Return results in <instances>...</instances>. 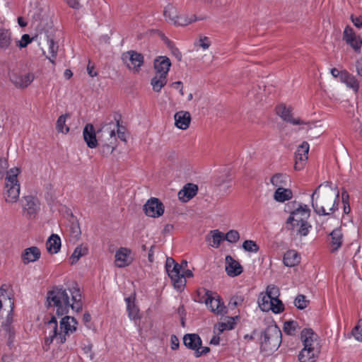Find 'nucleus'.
<instances>
[{"mask_svg":"<svg viewBox=\"0 0 362 362\" xmlns=\"http://www.w3.org/2000/svg\"><path fill=\"white\" fill-rule=\"evenodd\" d=\"M341 81L344 83L346 87L351 89L355 94L358 93L360 83L355 76L351 74L346 70L341 71Z\"/></svg>","mask_w":362,"mask_h":362,"instance_id":"a211bd4d","label":"nucleus"},{"mask_svg":"<svg viewBox=\"0 0 362 362\" xmlns=\"http://www.w3.org/2000/svg\"><path fill=\"white\" fill-rule=\"evenodd\" d=\"M129 317L131 319H136L139 315V309L135 305L134 298L128 297L125 299Z\"/></svg>","mask_w":362,"mask_h":362,"instance_id":"ea45409f","label":"nucleus"},{"mask_svg":"<svg viewBox=\"0 0 362 362\" xmlns=\"http://www.w3.org/2000/svg\"><path fill=\"white\" fill-rule=\"evenodd\" d=\"M12 44V35L9 29L0 28V49L6 50Z\"/></svg>","mask_w":362,"mask_h":362,"instance_id":"cd10ccee","label":"nucleus"},{"mask_svg":"<svg viewBox=\"0 0 362 362\" xmlns=\"http://www.w3.org/2000/svg\"><path fill=\"white\" fill-rule=\"evenodd\" d=\"M206 296L207 298L205 300V303L211 312L216 315H223L227 313L226 307L224 305L223 303L221 302L218 297H212L209 294V291L206 292Z\"/></svg>","mask_w":362,"mask_h":362,"instance_id":"4468645a","label":"nucleus"},{"mask_svg":"<svg viewBox=\"0 0 362 362\" xmlns=\"http://www.w3.org/2000/svg\"><path fill=\"white\" fill-rule=\"evenodd\" d=\"M83 351L85 354H87V356L89 357L90 359H93V355L92 354V346L88 345L83 348Z\"/></svg>","mask_w":362,"mask_h":362,"instance_id":"680f3d73","label":"nucleus"},{"mask_svg":"<svg viewBox=\"0 0 362 362\" xmlns=\"http://www.w3.org/2000/svg\"><path fill=\"white\" fill-rule=\"evenodd\" d=\"M198 44L204 49H209L211 45V42L208 37H201L199 40Z\"/></svg>","mask_w":362,"mask_h":362,"instance_id":"864d4df0","label":"nucleus"},{"mask_svg":"<svg viewBox=\"0 0 362 362\" xmlns=\"http://www.w3.org/2000/svg\"><path fill=\"white\" fill-rule=\"evenodd\" d=\"M355 66L357 75L362 77V58L356 60Z\"/></svg>","mask_w":362,"mask_h":362,"instance_id":"bf43d9fd","label":"nucleus"},{"mask_svg":"<svg viewBox=\"0 0 362 362\" xmlns=\"http://www.w3.org/2000/svg\"><path fill=\"white\" fill-rule=\"evenodd\" d=\"M76 325L77 322L74 317L66 315L60 320L59 330L57 321L55 317L52 316L46 325L47 329H50V331L49 336L45 338V345L49 346L54 340L57 344H64L66 340V337L76 330Z\"/></svg>","mask_w":362,"mask_h":362,"instance_id":"f03ea898","label":"nucleus"},{"mask_svg":"<svg viewBox=\"0 0 362 362\" xmlns=\"http://www.w3.org/2000/svg\"><path fill=\"white\" fill-rule=\"evenodd\" d=\"M8 168L7 159L0 158V180L4 177L5 173H6L4 191L5 200L6 202L14 203L18 200L20 194V184L18 180L20 169L13 168L7 170Z\"/></svg>","mask_w":362,"mask_h":362,"instance_id":"20e7f679","label":"nucleus"},{"mask_svg":"<svg viewBox=\"0 0 362 362\" xmlns=\"http://www.w3.org/2000/svg\"><path fill=\"white\" fill-rule=\"evenodd\" d=\"M116 130H117V136L118 137L122 140V141H126V136H125V134L124 132H122L119 129V123L118 122V126L116 128Z\"/></svg>","mask_w":362,"mask_h":362,"instance_id":"e2e57ef3","label":"nucleus"},{"mask_svg":"<svg viewBox=\"0 0 362 362\" xmlns=\"http://www.w3.org/2000/svg\"><path fill=\"white\" fill-rule=\"evenodd\" d=\"M69 115H61L57 121V129L59 132L66 134L69 131V128L66 125V118Z\"/></svg>","mask_w":362,"mask_h":362,"instance_id":"79ce46f5","label":"nucleus"},{"mask_svg":"<svg viewBox=\"0 0 362 362\" xmlns=\"http://www.w3.org/2000/svg\"><path fill=\"white\" fill-rule=\"evenodd\" d=\"M175 125L180 129H187L191 122V115L189 112L179 111L174 115Z\"/></svg>","mask_w":362,"mask_h":362,"instance_id":"412c9836","label":"nucleus"},{"mask_svg":"<svg viewBox=\"0 0 362 362\" xmlns=\"http://www.w3.org/2000/svg\"><path fill=\"white\" fill-rule=\"evenodd\" d=\"M183 343L188 349L196 352L198 348H201L202 339L197 334H187L183 337Z\"/></svg>","mask_w":362,"mask_h":362,"instance_id":"bb28decb","label":"nucleus"},{"mask_svg":"<svg viewBox=\"0 0 362 362\" xmlns=\"http://www.w3.org/2000/svg\"><path fill=\"white\" fill-rule=\"evenodd\" d=\"M67 4L74 8H78L79 6V0H66Z\"/></svg>","mask_w":362,"mask_h":362,"instance_id":"0e129e2a","label":"nucleus"},{"mask_svg":"<svg viewBox=\"0 0 362 362\" xmlns=\"http://www.w3.org/2000/svg\"><path fill=\"white\" fill-rule=\"evenodd\" d=\"M298 227V228L296 230L297 233L300 236H305L308 234L311 226L305 221L300 223Z\"/></svg>","mask_w":362,"mask_h":362,"instance_id":"de8ad7c7","label":"nucleus"},{"mask_svg":"<svg viewBox=\"0 0 362 362\" xmlns=\"http://www.w3.org/2000/svg\"><path fill=\"white\" fill-rule=\"evenodd\" d=\"M163 14L166 18L170 21H174L175 17V11L173 6L168 5L164 9Z\"/></svg>","mask_w":362,"mask_h":362,"instance_id":"3c124183","label":"nucleus"},{"mask_svg":"<svg viewBox=\"0 0 362 362\" xmlns=\"http://www.w3.org/2000/svg\"><path fill=\"white\" fill-rule=\"evenodd\" d=\"M171 62L167 57L160 56L157 57L153 62V66L156 74L167 76L170 70Z\"/></svg>","mask_w":362,"mask_h":362,"instance_id":"f3484780","label":"nucleus"},{"mask_svg":"<svg viewBox=\"0 0 362 362\" xmlns=\"http://www.w3.org/2000/svg\"><path fill=\"white\" fill-rule=\"evenodd\" d=\"M87 71L90 77L97 76V72L94 71L93 66H90V64L88 65Z\"/></svg>","mask_w":362,"mask_h":362,"instance_id":"338daca9","label":"nucleus"},{"mask_svg":"<svg viewBox=\"0 0 362 362\" xmlns=\"http://www.w3.org/2000/svg\"><path fill=\"white\" fill-rule=\"evenodd\" d=\"M69 293L71 296V300L66 290L61 287H55L47 293L48 306L54 308L57 315L68 314L70 308L76 312L81 310V295L79 289L74 288Z\"/></svg>","mask_w":362,"mask_h":362,"instance_id":"f257e3e1","label":"nucleus"},{"mask_svg":"<svg viewBox=\"0 0 362 362\" xmlns=\"http://www.w3.org/2000/svg\"><path fill=\"white\" fill-rule=\"evenodd\" d=\"M197 185L188 183L178 192V197L182 202H187L197 194Z\"/></svg>","mask_w":362,"mask_h":362,"instance_id":"b1692460","label":"nucleus"},{"mask_svg":"<svg viewBox=\"0 0 362 362\" xmlns=\"http://www.w3.org/2000/svg\"><path fill=\"white\" fill-rule=\"evenodd\" d=\"M210 351L209 347L204 346L201 348H198L197 350H196V352H194L195 357L198 358L202 356V355H206Z\"/></svg>","mask_w":362,"mask_h":362,"instance_id":"6e6d98bb","label":"nucleus"},{"mask_svg":"<svg viewBox=\"0 0 362 362\" xmlns=\"http://www.w3.org/2000/svg\"><path fill=\"white\" fill-rule=\"evenodd\" d=\"M298 329V323L296 321H288L284 325V331L288 335H294Z\"/></svg>","mask_w":362,"mask_h":362,"instance_id":"37998d69","label":"nucleus"},{"mask_svg":"<svg viewBox=\"0 0 362 362\" xmlns=\"http://www.w3.org/2000/svg\"><path fill=\"white\" fill-rule=\"evenodd\" d=\"M343 40L354 49V50H360L362 42L360 37L355 34L351 27L347 25L345 28L343 33Z\"/></svg>","mask_w":362,"mask_h":362,"instance_id":"dca6fc26","label":"nucleus"},{"mask_svg":"<svg viewBox=\"0 0 362 362\" xmlns=\"http://www.w3.org/2000/svg\"><path fill=\"white\" fill-rule=\"evenodd\" d=\"M349 196L348 192H347L346 190H344V191L341 192V200H342V203H343V204H345V203H349Z\"/></svg>","mask_w":362,"mask_h":362,"instance_id":"69168bd1","label":"nucleus"},{"mask_svg":"<svg viewBox=\"0 0 362 362\" xmlns=\"http://www.w3.org/2000/svg\"><path fill=\"white\" fill-rule=\"evenodd\" d=\"M240 239V234L235 230H229L226 235H224V240H226L229 243H235Z\"/></svg>","mask_w":362,"mask_h":362,"instance_id":"49530a36","label":"nucleus"},{"mask_svg":"<svg viewBox=\"0 0 362 362\" xmlns=\"http://www.w3.org/2000/svg\"><path fill=\"white\" fill-rule=\"evenodd\" d=\"M310 210L307 205H300L298 209L291 212L286 223L291 224L293 229L298 226L300 223L305 221L310 217Z\"/></svg>","mask_w":362,"mask_h":362,"instance_id":"9d476101","label":"nucleus"},{"mask_svg":"<svg viewBox=\"0 0 362 362\" xmlns=\"http://www.w3.org/2000/svg\"><path fill=\"white\" fill-rule=\"evenodd\" d=\"M265 294L268 295V296L277 304L278 306L281 308H284V305L281 300H279V297L280 295L279 289L277 286L271 284L269 285L267 288Z\"/></svg>","mask_w":362,"mask_h":362,"instance_id":"2f4dec72","label":"nucleus"},{"mask_svg":"<svg viewBox=\"0 0 362 362\" xmlns=\"http://www.w3.org/2000/svg\"><path fill=\"white\" fill-rule=\"evenodd\" d=\"M332 238V251L337 250L342 244V233L340 228H336L330 233Z\"/></svg>","mask_w":362,"mask_h":362,"instance_id":"c9c22d12","label":"nucleus"},{"mask_svg":"<svg viewBox=\"0 0 362 362\" xmlns=\"http://www.w3.org/2000/svg\"><path fill=\"white\" fill-rule=\"evenodd\" d=\"M320 351L317 348L303 346L298 354V360L300 362H315Z\"/></svg>","mask_w":362,"mask_h":362,"instance_id":"aec40b11","label":"nucleus"},{"mask_svg":"<svg viewBox=\"0 0 362 362\" xmlns=\"http://www.w3.org/2000/svg\"><path fill=\"white\" fill-rule=\"evenodd\" d=\"M309 144L303 141L298 148L295 153V165L297 170H301L308 158Z\"/></svg>","mask_w":362,"mask_h":362,"instance_id":"f8f14e48","label":"nucleus"},{"mask_svg":"<svg viewBox=\"0 0 362 362\" xmlns=\"http://www.w3.org/2000/svg\"><path fill=\"white\" fill-rule=\"evenodd\" d=\"M144 210L146 216L156 218L163 214L164 206L158 199L151 198L144 204Z\"/></svg>","mask_w":362,"mask_h":362,"instance_id":"9b49d317","label":"nucleus"},{"mask_svg":"<svg viewBox=\"0 0 362 362\" xmlns=\"http://www.w3.org/2000/svg\"><path fill=\"white\" fill-rule=\"evenodd\" d=\"M258 304L262 311L267 312L272 310L274 313H280L284 311V308L278 306L268 295L262 293L258 298Z\"/></svg>","mask_w":362,"mask_h":362,"instance_id":"ddd939ff","label":"nucleus"},{"mask_svg":"<svg viewBox=\"0 0 362 362\" xmlns=\"http://www.w3.org/2000/svg\"><path fill=\"white\" fill-rule=\"evenodd\" d=\"M47 39V43L49 45V55L46 56V58L49 59V61L52 64H55V59L57 55V52L59 49L58 45L54 41L53 39H49L47 35H46Z\"/></svg>","mask_w":362,"mask_h":362,"instance_id":"e433bc0d","label":"nucleus"},{"mask_svg":"<svg viewBox=\"0 0 362 362\" xmlns=\"http://www.w3.org/2000/svg\"><path fill=\"white\" fill-rule=\"evenodd\" d=\"M289 181L288 177L285 174L276 173L271 178V183L278 187H284Z\"/></svg>","mask_w":362,"mask_h":362,"instance_id":"4c0bfd02","label":"nucleus"},{"mask_svg":"<svg viewBox=\"0 0 362 362\" xmlns=\"http://www.w3.org/2000/svg\"><path fill=\"white\" fill-rule=\"evenodd\" d=\"M308 300H306V298L304 295H298L294 300L295 306L300 309L303 310L308 306Z\"/></svg>","mask_w":362,"mask_h":362,"instance_id":"a18cd8bd","label":"nucleus"},{"mask_svg":"<svg viewBox=\"0 0 362 362\" xmlns=\"http://www.w3.org/2000/svg\"><path fill=\"white\" fill-rule=\"evenodd\" d=\"M47 251L51 254H57L61 247V239L59 235L52 234L46 243Z\"/></svg>","mask_w":362,"mask_h":362,"instance_id":"c85d7f7f","label":"nucleus"},{"mask_svg":"<svg viewBox=\"0 0 362 362\" xmlns=\"http://www.w3.org/2000/svg\"><path fill=\"white\" fill-rule=\"evenodd\" d=\"M21 77L23 78V83H21V88H26L28 87L32 81L34 80V76L33 74L28 73L25 74L24 76H21Z\"/></svg>","mask_w":362,"mask_h":362,"instance_id":"603ef678","label":"nucleus"},{"mask_svg":"<svg viewBox=\"0 0 362 362\" xmlns=\"http://www.w3.org/2000/svg\"><path fill=\"white\" fill-rule=\"evenodd\" d=\"M226 271L230 276L234 277L240 275L243 272L241 265L230 256L226 257Z\"/></svg>","mask_w":362,"mask_h":362,"instance_id":"393cba45","label":"nucleus"},{"mask_svg":"<svg viewBox=\"0 0 362 362\" xmlns=\"http://www.w3.org/2000/svg\"><path fill=\"white\" fill-rule=\"evenodd\" d=\"M117 126L118 120L116 122L112 121L104 124L97 132L98 141L104 146L112 147L114 149L117 141L115 131Z\"/></svg>","mask_w":362,"mask_h":362,"instance_id":"0eeeda50","label":"nucleus"},{"mask_svg":"<svg viewBox=\"0 0 362 362\" xmlns=\"http://www.w3.org/2000/svg\"><path fill=\"white\" fill-rule=\"evenodd\" d=\"M211 236L207 238L206 240L211 247L217 248L224 240V233L220 232L218 230H211Z\"/></svg>","mask_w":362,"mask_h":362,"instance_id":"473e14b6","label":"nucleus"},{"mask_svg":"<svg viewBox=\"0 0 362 362\" xmlns=\"http://www.w3.org/2000/svg\"><path fill=\"white\" fill-rule=\"evenodd\" d=\"M131 254L130 250L122 247L115 254V264L118 267H124L129 265L132 259L129 257Z\"/></svg>","mask_w":362,"mask_h":362,"instance_id":"4be33fe9","label":"nucleus"},{"mask_svg":"<svg viewBox=\"0 0 362 362\" xmlns=\"http://www.w3.org/2000/svg\"><path fill=\"white\" fill-rule=\"evenodd\" d=\"M84 141L90 148H94L98 145V139L94 127L90 124H87L83 131Z\"/></svg>","mask_w":362,"mask_h":362,"instance_id":"6ab92c4d","label":"nucleus"},{"mask_svg":"<svg viewBox=\"0 0 362 362\" xmlns=\"http://www.w3.org/2000/svg\"><path fill=\"white\" fill-rule=\"evenodd\" d=\"M11 80L13 82V83L16 86L21 88V83L23 82V78L18 76H13V77H11Z\"/></svg>","mask_w":362,"mask_h":362,"instance_id":"052dcab7","label":"nucleus"},{"mask_svg":"<svg viewBox=\"0 0 362 362\" xmlns=\"http://www.w3.org/2000/svg\"><path fill=\"white\" fill-rule=\"evenodd\" d=\"M40 251L37 247H30L24 250L21 257L25 264L37 261L40 257Z\"/></svg>","mask_w":362,"mask_h":362,"instance_id":"a878e982","label":"nucleus"},{"mask_svg":"<svg viewBox=\"0 0 362 362\" xmlns=\"http://www.w3.org/2000/svg\"><path fill=\"white\" fill-rule=\"evenodd\" d=\"M243 301V298L242 296H233L231 298L228 305L233 308L236 307L238 305H240Z\"/></svg>","mask_w":362,"mask_h":362,"instance_id":"5fc2aeb1","label":"nucleus"},{"mask_svg":"<svg viewBox=\"0 0 362 362\" xmlns=\"http://www.w3.org/2000/svg\"><path fill=\"white\" fill-rule=\"evenodd\" d=\"M331 74L334 77H339V79L341 80V71H339L337 69L333 68L331 69Z\"/></svg>","mask_w":362,"mask_h":362,"instance_id":"774afa93","label":"nucleus"},{"mask_svg":"<svg viewBox=\"0 0 362 362\" xmlns=\"http://www.w3.org/2000/svg\"><path fill=\"white\" fill-rule=\"evenodd\" d=\"M351 21L354 25L357 28H361L362 27V16H351Z\"/></svg>","mask_w":362,"mask_h":362,"instance_id":"13d9d810","label":"nucleus"},{"mask_svg":"<svg viewBox=\"0 0 362 362\" xmlns=\"http://www.w3.org/2000/svg\"><path fill=\"white\" fill-rule=\"evenodd\" d=\"M14 306V301L5 289L0 288V319L6 317V322L2 323L3 329L8 334L9 339L15 335V329L12 326V317L11 316Z\"/></svg>","mask_w":362,"mask_h":362,"instance_id":"39448f33","label":"nucleus"},{"mask_svg":"<svg viewBox=\"0 0 362 362\" xmlns=\"http://www.w3.org/2000/svg\"><path fill=\"white\" fill-rule=\"evenodd\" d=\"M301 341L305 347L317 348L320 351L318 336L311 329H303L300 333Z\"/></svg>","mask_w":362,"mask_h":362,"instance_id":"2eb2a0df","label":"nucleus"},{"mask_svg":"<svg viewBox=\"0 0 362 362\" xmlns=\"http://www.w3.org/2000/svg\"><path fill=\"white\" fill-rule=\"evenodd\" d=\"M122 60L130 71L138 73L144 63V57L140 53L130 50L122 54Z\"/></svg>","mask_w":362,"mask_h":362,"instance_id":"1a4fd4ad","label":"nucleus"},{"mask_svg":"<svg viewBox=\"0 0 362 362\" xmlns=\"http://www.w3.org/2000/svg\"><path fill=\"white\" fill-rule=\"evenodd\" d=\"M165 267L175 288L177 290L182 289L185 286L186 280L184 279V274H181L182 265L175 262L172 257H167Z\"/></svg>","mask_w":362,"mask_h":362,"instance_id":"6e6552de","label":"nucleus"},{"mask_svg":"<svg viewBox=\"0 0 362 362\" xmlns=\"http://www.w3.org/2000/svg\"><path fill=\"white\" fill-rule=\"evenodd\" d=\"M171 349L176 350L179 347V339L175 335H172L170 338Z\"/></svg>","mask_w":362,"mask_h":362,"instance_id":"4d7b16f0","label":"nucleus"},{"mask_svg":"<svg viewBox=\"0 0 362 362\" xmlns=\"http://www.w3.org/2000/svg\"><path fill=\"white\" fill-rule=\"evenodd\" d=\"M325 185L328 187L320 192V189L323 185V184H321L311 195L312 206L315 211L319 215L324 216L329 214V212H326V206L328 207L332 205L329 209V211L331 212L338 209V203H336L339 196V192L334 194L333 189L329 186L328 182H325Z\"/></svg>","mask_w":362,"mask_h":362,"instance_id":"7ed1b4c3","label":"nucleus"},{"mask_svg":"<svg viewBox=\"0 0 362 362\" xmlns=\"http://www.w3.org/2000/svg\"><path fill=\"white\" fill-rule=\"evenodd\" d=\"M235 325V317H226L223 322H219L215 327V329H218V334L222 333L225 330H231L234 328Z\"/></svg>","mask_w":362,"mask_h":362,"instance_id":"72a5a7b5","label":"nucleus"},{"mask_svg":"<svg viewBox=\"0 0 362 362\" xmlns=\"http://www.w3.org/2000/svg\"><path fill=\"white\" fill-rule=\"evenodd\" d=\"M292 197V191L285 187H278L274 194V199L278 202H284L291 199Z\"/></svg>","mask_w":362,"mask_h":362,"instance_id":"7c9ffc66","label":"nucleus"},{"mask_svg":"<svg viewBox=\"0 0 362 362\" xmlns=\"http://www.w3.org/2000/svg\"><path fill=\"white\" fill-rule=\"evenodd\" d=\"M25 200L24 209L26 210L30 215L35 214L39 209L38 201L33 197H26Z\"/></svg>","mask_w":362,"mask_h":362,"instance_id":"f704fd0d","label":"nucleus"},{"mask_svg":"<svg viewBox=\"0 0 362 362\" xmlns=\"http://www.w3.org/2000/svg\"><path fill=\"white\" fill-rule=\"evenodd\" d=\"M281 343V332L276 326L267 327L262 334L261 349L270 354L276 351Z\"/></svg>","mask_w":362,"mask_h":362,"instance_id":"423d86ee","label":"nucleus"},{"mask_svg":"<svg viewBox=\"0 0 362 362\" xmlns=\"http://www.w3.org/2000/svg\"><path fill=\"white\" fill-rule=\"evenodd\" d=\"M167 83V76L156 75L152 78L151 84L153 90L156 92H160L161 88Z\"/></svg>","mask_w":362,"mask_h":362,"instance_id":"58836bf2","label":"nucleus"},{"mask_svg":"<svg viewBox=\"0 0 362 362\" xmlns=\"http://www.w3.org/2000/svg\"><path fill=\"white\" fill-rule=\"evenodd\" d=\"M283 261L285 266L291 267L300 262V257L296 251L291 250L284 254Z\"/></svg>","mask_w":362,"mask_h":362,"instance_id":"c756f323","label":"nucleus"},{"mask_svg":"<svg viewBox=\"0 0 362 362\" xmlns=\"http://www.w3.org/2000/svg\"><path fill=\"white\" fill-rule=\"evenodd\" d=\"M88 252V249L82 245L78 246L71 256V264H75L83 256Z\"/></svg>","mask_w":362,"mask_h":362,"instance_id":"a19ab883","label":"nucleus"},{"mask_svg":"<svg viewBox=\"0 0 362 362\" xmlns=\"http://www.w3.org/2000/svg\"><path fill=\"white\" fill-rule=\"evenodd\" d=\"M352 334L355 339L362 341V319H360L356 326L354 328Z\"/></svg>","mask_w":362,"mask_h":362,"instance_id":"8fccbe9b","label":"nucleus"},{"mask_svg":"<svg viewBox=\"0 0 362 362\" xmlns=\"http://www.w3.org/2000/svg\"><path fill=\"white\" fill-rule=\"evenodd\" d=\"M276 114L281 117L284 121L290 122L293 124H303L305 122L300 119H293L290 108H287L284 105H280L276 107Z\"/></svg>","mask_w":362,"mask_h":362,"instance_id":"5701e85b","label":"nucleus"},{"mask_svg":"<svg viewBox=\"0 0 362 362\" xmlns=\"http://www.w3.org/2000/svg\"><path fill=\"white\" fill-rule=\"evenodd\" d=\"M243 248L250 252H257L259 250V246L253 240H248L244 241L243 243Z\"/></svg>","mask_w":362,"mask_h":362,"instance_id":"c03bdc74","label":"nucleus"},{"mask_svg":"<svg viewBox=\"0 0 362 362\" xmlns=\"http://www.w3.org/2000/svg\"><path fill=\"white\" fill-rule=\"evenodd\" d=\"M33 38H31L28 34L22 35L21 40L16 41V46L22 49L28 46L32 42Z\"/></svg>","mask_w":362,"mask_h":362,"instance_id":"09e8293b","label":"nucleus"}]
</instances>
